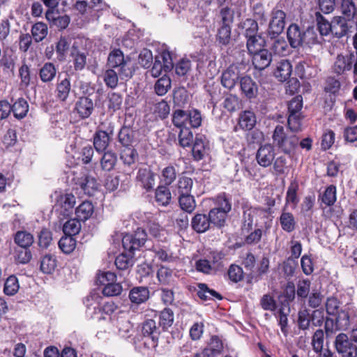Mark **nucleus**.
<instances>
[{"mask_svg":"<svg viewBox=\"0 0 357 357\" xmlns=\"http://www.w3.org/2000/svg\"><path fill=\"white\" fill-rule=\"evenodd\" d=\"M275 153L273 146L270 144L261 145L256 154L257 163L263 167H269L275 158Z\"/></svg>","mask_w":357,"mask_h":357,"instance_id":"9d476101","label":"nucleus"},{"mask_svg":"<svg viewBox=\"0 0 357 357\" xmlns=\"http://www.w3.org/2000/svg\"><path fill=\"white\" fill-rule=\"evenodd\" d=\"M20 285L17 278L14 275L9 276L5 283L3 291L6 295L13 296L19 290Z\"/></svg>","mask_w":357,"mask_h":357,"instance_id":"13d9d810","label":"nucleus"},{"mask_svg":"<svg viewBox=\"0 0 357 357\" xmlns=\"http://www.w3.org/2000/svg\"><path fill=\"white\" fill-rule=\"evenodd\" d=\"M239 79V70L238 68L234 66H231L222 73L221 84L225 88L232 89Z\"/></svg>","mask_w":357,"mask_h":357,"instance_id":"2eb2a0df","label":"nucleus"},{"mask_svg":"<svg viewBox=\"0 0 357 357\" xmlns=\"http://www.w3.org/2000/svg\"><path fill=\"white\" fill-rule=\"evenodd\" d=\"M351 312L352 310L349 306H345L344 309H342L337 312L335 320L340 329L344 331L348 328L350 324L349 318Z\"/></svg>","mask_w":357,"mask_h":357,"instance_id":"7c9ffc66","label":"nucleus"},{"mask_svg":"<svg viewBox=\"0 0 357 357\" xmlns=\"http://www.w3.org/2000/svg\"><path fill=\"white\" fill-rule=\"evenodd\" d=\"M138 153L132 146L124 147L121 152L120 158L125 165H135L138 160Z\"/></svg>","mask_w":357,"mask_h":357,"instance_id":"cd10ccee","label":"nucleus"},{"mask_svg":"<svg viewBox=\"0 0 357 357\" xmlns=\"http://www.w3.org/2000/svg\"><path fill=\"white\" fill-rule=\"evenodd\" d=\"M286 14L281 10H273L269 22L268 34L273 38L280 35L285 26Z\"/></svg>","mask_w":357,"mask_h":357,"instance_id":"423d86ee","label":"nucleus"},{"mask_svg":"<svg viewBox=\"0 0 357 357\" xmlns=\"http://www.w3.org/2000/svg\"><path fill=\"white\" fill-rule=\"evenodd\" d=\"M98 296H90L86 298L85 304L86 306V313L91 318L98 320L105 319V314L109 315L112 313L116 309V306L113 303H106L100 305L98 301Z\"/></svg>","mask_w":357,"mask_h":357,"instance_id":"f03ea898","label":"nucleus"},{"mask_svg":"<svg viewBox=\"0 0 357 357\" xmlns=\"http://www.w3.org/2000/svg\"><path fill=\"white\" fill-rule=\"evenodd\" d=\"M173 124L180 128L188 127V112L181 109L174 111L172 116Z\"/></svg>","mask_w":357,"mask_h":357,"instance_id":"864d4df0","label":"nucleus"},{"mask_svg":"<svg viewBox=\"0 0 357 357\" xmlns=\"http://www.w3.org/2000/svg\"><path fill=\"white\" fill-rule=\"evenodd\" d=\"M121 281L122 280H120L118 282H114L107 283L105 285L102 289V294L106 296H114L119 295L123 290L121 284Z\"/></svg>","mask_w":357,"mask_h":357,"instance_id":"0e129e2a","label":"nucleus"},{"mask_svg":"<svg viewBox=\"0 0 357 357\" xmlns=\"http://www.w3.org/2000/svg\"><path fill=\"white\" fill-rule=\"evenodd\" d=\"M171 88V79L167 75L160 77L155 84L154 89L158 96L165 95Z\"/></svg>","mask_w":357,"mask_h":357,"instance_id":"603ef678","label":"nucleus"},{"mask_svg":"<svg viewBox=\"0 0 357 357\" xmlns=\"http://www.w3.org/2000/svg\"><path fill=\"white\" fill-rule=\"evenodd\" d=\"M280 223L282 229L286 232L293 231L296 225V222L291 213L283 211L280 217Z\"/></svg>","mask_w":357,"mask_h":357,"instance_id":"2f4dec72","label":"nucleus"},{"mask_svg":"<svg viewBox=\"0 0 357 357\" xmlns=\"http://www.w3.org/2000/svg\"><path fill=\"white\" fill-rule=\"evenodd\" d=\"M355 61L356 56L354 54H338L333 66L334 73L341 75L350 70Z\"/></svg>","mask_w":357,"mask_h":357,"instance_id":"9b49d317","label":"nucleus"},{"mask_svg":"<svg viewBox=\"0 0 357 357\" xmlns=\"http://www.w3.org/2000/svg\"><path fill=\"white\" fill-rule=\"evenodd\" d=\"M174 322V313L172 310L165 308L160 314V325L163 329H167Z\"/></svg>","mask_w":357,"mask_h":357,"instance_id":"e2e57ef3","label":"nucleus"},{"mask_svg":"<svg viewBox=\"0 0 357 357\" xmlns=\"http://www.w3.org/2000/svg\"><path fill=\"white\" fill-rule=\"evenodd\" d=\"M149 298V290L146 287H138L132 288L129 294V298L132 303L141 304Z\"/></svg>","mask_w":357,"mask_h":357,"instance_id":"393cba45","label":"nucleus"},{"mask_svg":"<svg viewBox=\"0 0 357 357\" xmlns=\"http://www.w3.org/2000/svg\"><path fill=\"white\" fill-rule=\"evenodd\" d=\"M107 64L111 68H119V75L121 79H128L132 77V70L128 66L123 54L120 50H114L109 54Z\"/></svg>","mask_w":357,"mask_h":357,"instance_id":"7ed1b4c3","label":"nucleus"},{"mask_svg":"<svg viewBox=\"0 0 357 357\" xmlns=\"http://www.w3.org/2000/svg\"><path fill=\"white\" fill-rule=\"evenodd\" d=\"M80 229L81 223L77 218L68 220L63 227V233L70 236L77 234Z\"/></svg>","mask_w":357,"mask_h":357,"instance_id":"09e8293b","label":"nucleus"},{"mask_svg":"<svg viewBox=\"0 0 357 357\" xmlns=\"http://www.w3.org/2000/svg\"><path fill=\"white\" fill-rule=\"evenodd\" d=\"M70 56L73 58L74 68L75 70H82L86 63V55L84 52L79 51L75 44L72 46Z\"/></svg>","mask_w":357,"mask_h":357,"instance_id":"bb28decb","label":"nucleus"},{"mask_svg":"<svg viewBox=\"0 0 357 357\" xmlns=\"http://www.w3.org/2000/svg\"><path fill=\"white\" fill-rule=\"evenodd\" d=\"M142 332L144 336L147 337L145 344L149 347L155 348L158 346L160 333L155 321L153 319L146 320L142 324Z\"/></svg>","mask_w":357,"mask_h":357,"instance_id":"6e6552de","label":"nucleus"},{"mask_svg":"<svg viewBox=\"0 0 357 357\" xmlns=\"http://www.w3.org/2000/svg\"><path fill=\"white\" fill-rule=\"evenodd\" d=\"M150 215L147 217V225L146 227L150 234L155 238H158L160 241H165L167 239L166 235L167 231L164 229L158 223L153 220H150Z\"/></svg>","mask_w":357,"mask_h":357,"instance_id":"a878e982","label":"nucleus"},{"mask_svg":"<svg viewBox=\"0 0 357 357\" xmlns=\"http://www.w3.org/2000/svg\"><path fill=\"white\" fill-rule=\"evenodd\" d=\"M153 251L155 253V257L162 261L172 262L174 261V257L169 250L165 246H160L155 245L153 247Z\"/></svg>","mask_w":357,"mask_h":357,"instance_id":"49530a36","label":"nucleus"},{"mask_svg":"<svg viewBox=\"0 0 357 357\" xmlns=\"http://www.w3.org/2000/svg\"><path fill=\"white\" fill-rule=\"evenodd\" d=\"M76 246V241L73 236L66 235L59 241V247L66 254L72 252Z\"/></svg>","mask_w":357,"mask_h":357,"instance_id":"6e6d98bb","label":"nucleus"},{"mask_svg":"<svg viewBox=\"0 0 357 357\" xmlns=\"http://www.w3.org/2000/svg\"><path fill=\"white\" fill-rule=\"evenodd\" d=\"M75 109L82 118H88L93 111V101L87 97H82L77 101Z\"/></svg>","mask_w":357,"mask_h":357,"instance_id":"aec40b11","label":"nucleus"},{"mask_svg":"<svg viewBox=\"0 0 357 357\" xmlns=\"http://www.w3.org/2000/svg\"><path fill=\"white\" fill-rule=\"evenodd\" d=\"M155 201L161 206H167L169 204L172 195L170 190L166 186H158L155 191Z\"/></svg>","mask_w":357,"mask_h":357,"instance_id":"ea45409f","label":"nucleus"},{"mask_svg":"<svg viewBox=\"0 0 357 357\" xmlns=\"http://www.w3.org/2000/svg\"><path fill=\"white\" fill-rule=\"evenodd\" d=\"M45 17L50 23L60 29H66L70 23V17L68 15H60L54 8H49L45 13Z\"/></svg>","mask_w":357,"mask_h":357,"instance_id":"dca6fc26","label":"nucleus"},{"mask_svg":"<svg viewBox=\"0 0 357 357\" xmlns=\"http://www.w3.org/2000/svg\"><path fill=\"white\" fill-rule=\"evenodd\" d=\"M71 45V38L68 36H61L56 45L57 59L63 61Z\"/></svg>","mask_w":357,"mask_h":357,"instance_id":"72a5a7b5","label":"nucleus"},{"mask_svg":"<svg viewBox=\"0 0 357 357\" xmlns=\"http://www.w3.org/2000/svg\"><path fill=\"white\" fill-rule=\"evenodd\" d=\"M56 75L55 66L50 62L45 63L39 70V76L42 82H52Z\"/></svg>","mask_w":357,"mask_h":357,"instance_id":"473e14b6","label":"nucleus"},{"mask_svg":"<svg viewBox=\"0 0 357 357\" xmlns=\"http://www.w3.org/2000/svg\"><path fill=\"white\" fill-rule=\"evenodd\" d=\"M274 144L286 154L292 153L297 148L299 139L297 136L288 130H285L284 126L278 125L273 134Z\"/></svg>","mask_w":357,"mask_h":357,"instance_id":"f257e3e1","label":"nucleus"},{"mask_svg":"<svg viewBox=\"0 0 357 357\" xmlns=\"http://www.w3.org/2000/svg\"><path fill=\"white\" fill-rule=\"evenodd\" d=\"M14 241L22 248H29L33 243V236L26 231H18L15 235Z\"/></svg>","mask_w":357,"mask_h":357,"instance_id":"f704fd0d","label":"nucleus"},{"mask_svg":"<svg viewBox=\"0 0 357 357\" xmlns=\"http://www.w3.org/2000/svg\"><path fill=\"white\" fill-rule=\"evenodd\" d=\"M114 127L109 123L106 130H97L93 136V146L97 152H104L110 142L109 135L114 133Z\"/></svg>","mask_w":357,"mask_h":357,"instance_id":"0eeeda50","label":"nucleus"},{"mask_svg":"<svg viewBox=\"0 0 357 357\" xmlns=\"http://www.w3.org/2000/svg\"><path fill=\"white\" fill-rule=\"evenodd\" d=\"M348 31V25L346 18L337 16L334 17L332 21V33L337 38H341L346 35Z\"/></svg>","mask_w":357,"mask_h":357,"instance_id":"c85d7f7f","label":"nucleus"},{"mask_svg":"<svg viewBox=\"0 0 357 357\" xmlns=\"http://www.w3.org/2000/svg\"><path fill=\"white\" fill-rule=\"evenodd\" d=\"M305 31L301 30L296 24H291L287 29V36L292 48H298L303 45Z\"/></svg>","mask_w":357,"mask_h":357,"instance_id":"ddd939ff","label":"nucleus"},{"mask_svg":"<svg viewBox=\"0 0 357 357\" xmlns=\"http://www.w3.org/2000/svg\"><path fill=\"white\" fill-rule=\"evenodd\" d=\"M146 231L138 228L133 234H126L122 238V245L126 250L132 252L143 246L146 241Z\"/></svg>","mask_w":357,"mask_h":357,"instance_id":"20e7f679","label":"nucleus"},{"mask_svg":"<svg viewBox=\"0 0 357 357\" xmlns=\"http://www.w3.org/2000/svg\"><path fill=\"white\" fill-rule=\"evenodd\" d=\"M227 214V213L219 211L218 209H211L208 213L211 223L219 227L223 226Z\"/></svg>","mask_w":357,"mask_h":357,"instance_id":"bf43d9fd","label":"nucleus"},{"mask_svg":"<svg viewBox=\"0 0 357 357\" xmlns=\"http://www.w3.org/2000/svg\"><path fill=\"white\" fill-rule=\"evenodd\" d=\"M116 268L119 270H126L133 264L132 256L122 253L116 257L115 260Z\"/></svg>","mask_w":357,"mask_h":357,"instance_id":"052dcab7","label":"nucleus"},{"mask_svg":"<svg viewBox=\"0 0 357 357\" xmlns=\"http://www.w3.org/2000/svg\"><path fill=\"white\" fill-rule=\"evenodd\" d=\"M271 50L279 56H285L289 52L288 45L284 38L275 40L271 46Z\"/></svg>","mask_w":357,"mask_h":357,"instance_id":"680f3d73","label":"nucleus"},{"mask_svg":"<svg viewBox=\"0 0 357 357\" xmlns=\"http://www.w3.org/2000/svg\"><path fill=\"white\" fill-rule=\"evenodd\" d=\"M137 178L141 183L142 187L147 190L152 189L155 185V174L150 169H139Z\"/></svg>","mask_w":357,"mask_h":357,"instance_id":"b1692460","label":"nucleus"},{"mask_svg":"<svg viewBox=\"0 0 357 357\" xmlns=\"http://www.w3.org/2000/svg\"><path fill=\"white\" fill-rule=\"evenodd\" d=\"M75 184L80 187L84 194L89 196L93 195L98 188L96 180L88 175H83L81 177L75 178Z\"/></svg>","mask_w":357,"mask_h":357,"instance_id":"a211bd4d","label":"nucleus"},{"mask_svg":"<svg viewBox=\"0 0 357 357\" xmlns=\"http://www.w3.org/2000/svg\"><path fill=\"white\" fill-rule=\"evenodd\" d=\"M75 204V197L72 194L61 195L55 204L56 211L64 218L68 217L73 212Z\"/></svg>","mask_w":357,"mask_h":357,"instance_id":"1a4fd4ad","label":"nucleus"},{"mask_svg":"<svg viewBox=\"0 0 357 357\" xmlns=\"http://www.w3.org/2000/svg\"><path fill=\"white\" fill-rule=\"evenodd\" d=\"M56 268V258L50 255H45L40 261V270L45 274L52 273Z\"/></svg>","mask_w":357,"mask_h":357,"instance_id":"c03bdc74","label":"nucleus"},{"mask_svg":"<svg viewBox=\"0 0 357 357\" xmlns=\"http://www.w3.org/2000/svg\"><path fill=\"white\" fill-rule=\"evenodd\" d=\"M192 145V153L195 160L199 161L208 154V142L204 135H197L195 142Z\"/></svg>","mask_w":357,"mask_h":357,"instance_id":"f8f14e48","label":"nucleus"},{"mask_svg":"<svg viewBox=\"0 0 357 357\" xmlns=\"http://www.w3.org/2000/svg\"><path fill=\"white\" fill-rule=\"evenodd\" d=\"M155 58L163 65L164 72H169L174 68L173 55L168 50H162Z\"/></svg>","mask_w":357,"mask_h":357,"instance_id":"4c0bfd02","label":"nucleus"},{"mask_svg":"<svg viewBox=\"0 0 357 357\" xmlns=\"http://www.w3.org/2000/svg\"><path fill=\"white\" fill-rule=\"evenodd\" d=\"M11 111L17 119H22L29 111V105L24 98H19L13 103Z\"/></svg>","mask_w":357,"mask_h":357,"instance_id":"58836bf2","label":"nucleus"},{"mask_svg":"<svg viewBox=\"0 0 357 357\" xmlns=\"http://www.w3.org/2000/svg\"><path fill=\"white\" fill-rule=\"evenodd\" d=\"M242 93L248 98L252 99L257 96L258 86L248 75L243 76L239 79Z\"/></svg>","mask_w":357,"mask_h":357,"instance_id":"4468645a","label":"nucleus"},{"mask_svg":"<svg viewBox=\"0 0 357 357\" xmlns=\"http://www.w3.org/2000/svg\"><path fill=\"white\" fill-rule=\"evenodd\" d=\"M252 61L255 68L260 70L269 66L272 61L271 54L266 49H262L256 53H253Z\"/></svg>","mask_w":357,"mask_h":357,"instance_id":"f3484780","label":"nucleus"},{"mask_svg":"<svg viewBox=\"0 0 357 357\" xmlns=\"http://www.w3.org/2000/svg\"><path fill=\"white\" fill-rule=\"evenodd\" d=\"M135 139V131L130 127L123 126L119 132V141L124 146H132Z\"/></svg>","mask_w":357,"mask_h":357,"instance_id":"c9c22d12","label":"nucleus"},{"mask_svg":"<svg viewBox=\"0 0 357 357\" xmlns=\"http://www.w3.org/2000/svg\"><path fill=\"white\" fill-rule=\"evenodd\" d=\"M292 72V66L287 59H282L277 65L274 72L275 77L280 82H284L288 79Z\"/></svg>","mask_w":357,"mask_h":357,"instance_id":"6ab92c4d","label":"nucleus"},{"mask_svg":"<svg viewBox=\"0 0 357 357\" xmlns=\"http://www.w3.org/2000/svg\"><path fill=\"white\" fill-rule=\"evenodd\" d=\"M47 26L43 22H37L32 26L31 34L37 43L42 41L47 36Z\"/></svg>","mask_w":357,"mask_h":357,"instance_id":"a19ab883","label":"nucleus"},{"mask_svg":"<svg viewBox=\"0 0 357 357\" xmlns=\"http://www.w3.org/2000/svg\"><path fill=\"white\" fill-rule=\"evenodd\" d=\"M323 41V38L316 33L314 28H308L305 31L303 37V45L308 46L320 44Z\"/></svg>","mask_w":357,"mask_h":357,"instance_id":"3c124183","label":"nucleus"},{"mask_svg":"<svg viewBox=\"0 0 357 357\" xmlns=\"http://www.w3.org/2000/svg\"><path fill=\"white\" fill-rule=\"evenodd\" d=\"M14 257L16 263L25 264L30 261L32 257V255L28 248H21L15 250Z\"/></svg>","mask_w":357,"mask_h":357,"instance_id":"774afa93","label":"nucleus"},{"mask_svg":"<svg viewBox=\"0 0 357 357\" xmlns=\"http://www.w3.org/2000/svg\"><path fill=\"white\" fill-rule=\"evenodd\" d=\"M321 202L327 206H333L336 202V187L333 185L328 186L320 195Z\"/></svg>","mask_w":357,"mask_h":357,"instance_id":"79ce46f5","label":"nucleus"},{"mask_svg":"<svg viewBox=\"0 0 357 357\" xmlns=\"http://www.w3.org/2000/svg\"><path fill=\"white\" fill-rule=\"evenodd\" d=\"M265 41L261 36H255L247 39V48L250 54L263 49Z\"/></svg>","mask_w":357,"mask_h":357,"instance_id":"8fccbe9b","label":"nucleus"},{"mask_svg":"<svg viewBox=\"0 0 357 357\" xmlns=\"http://www.w3.org/2000/svg\"><path fill=\"white\" fill-rule=\"evenodd\" d=\"M356 6L351 0H342L341 5L342 13L347 20L353 19L355 16Z\"/></svg>","mask_w":357,"mask_h":357,"instance_id":"338daca9","label":"nucleus"},{"mask_svg":"<svg viewBox=\"0 0 357 357\" xmlns=\"http://www.w3.org/2000/svg\"><path fill=\"white\" fill-rule=\"evenodd\" d=\"M193 134L189 128H183L178 134L179 145L183 148L191 146L192 144Z\"/></svg>","mask_w":357,"mask_h":357,"instance_id":"5fc2aeb1","label":"nucleus"},{"mask_svg":"<svg viewBox=\"0 0 357 357\" xmlns=\"http://www.w3.org/2000/svg\"><path fill=\"white\" fill-rule=\"evenodd\" d=\"M242 27L245 29V36L248 39V38H252L255 36H259L258 32V24L252 19H246L242 22Z\"/></svg>","mask_w":357,"mask_h":357,"instance_id":"4d7b16f0","label":"nucleus"},{"mask_svg":"<svg viewBox=\"0 0 357 357\" xmlns=\"http://www.w3.org/2000/svg\"><path fill=\"white\" fill-rule=\"evenodd\" d=\"M210 225L209 216L205 214H196L191 221L192 229L198 233H203L207 231L210 227Z\"/></svg>","mask_w":357,"mask_h":357,"instance_id":"412c9836","label":"nucleus"},{"mask_svg":"<svg viewBox=\"0 0 357 357\" xmlns=\"http://www.w3.org/2000/svg\"><path fill=\"white\" fill-rule=\"evenodd\" d=\"M335 345L341 357H357V345L352 343L344 333H340L335 339Z\"/></svg>","mask_w":357,"mask_h":357,"instance_id":"39448f33","label":"nucleus"},{"mask_svg":"<svg viewBox=\"0 0 357 357\" xmlns=\"http://www.w3.org/2000/svg\"><path fill=\"white\" fill-rule=\"evenodd\" d=\"M178 203L181 208L188 213H192L196 208L195 199L191 195L178 197Z\"/></svg>","mask_w":357,"mask_h":357,"instance_id":"37998d69","label":"nucleus"},{"mask_svg":"<svg viewBox=\"0 0 357 357\" xmlns=\"http://www.w3.org/2000/svg\"><path fill=\"white\" fill-rule=\"evenodd\" d=\"M177 185L178 197L191 195V190L193 185L192 178L187 176H182L179 178Z\"/></svg>","mask_w":357,"mask_h":357,"instance_id":"de8ad7c7","label":"nucleus"},{"mask_svg":"<svg viewBox=\"0 0 357 357\" xmlns=\"http://www.w3.org/2000/svg\"><path fill=\"white\" fill-rule=\"evenodd\" d=\"M256 122V116L252 111L245 110L239 115L238 125L243 130H252L255 127Z\"/></svg>","mask_w":357,"mask_h":357,"instance_id":"5701e85b","label":"nucleus"},{"mask_svg":"<svg viewBox=\"0 0 357 357\" xmlns=\"http://www.w3.org/2000/svg\"><path fill=\"white\" fill-rule=\"evenodd\" d=\"M71 89L70 80L68 77H65L58 79L56 88V96L61 101H65L70 93Z\"/></svg>","mask_w":357,"mask_h":357,"instance_id":"4be33fe9","label":"nucleus"},{"mask_svg":"<svg viewBox=\"0 0 357 357\" xmlns=\"http://www.w3.org/2000/svg\"><path fill=\"white\" fill-rule=\"evenodd\" d=\"M231 40V26H220L218 30L217 40L222 45H227Z\"/></svg>","mask_w":357,"mask_h":357,"instance_id":"69168bd1","label":"nucleus"},{"mask_svg":"<svg viewBox=\"0 0 357 357\" xmlns=\"http://www.w3.org/2000/svg\"><path fill=\"white\" fill-rule=\"evenodd\" d=\"M117 157L114 153L105 152L100 160L101 167L105 171H110L114 169Z\"/></svg>","mask_w":357,"mask_h":357,"instance_id":"a18cd8bd","label":"nucleus"},{"mask_svg":"<svg viewBox=\"0 0 357 357\" xmlns=\"http://www.w3.org/2000/svg\"><path fill=\"white\" fill-rule=\"evenodd\" d=\"M93 213V206L90 202H83L75 209V215L79 220L86 221Z\"/></svg>","mask_w":357,"mask_h":357,"instance_id":"c756f323","label":"nucleus"},{"mask_svg":"<svg viewBox=\"0 0 357 357\" xmlns=\"http://www.w3.org/2000/svg\"><path fill=\"white\" fill-rule=\"evenodd\" d=\"M198 296L199 297L204 301L207 300H221L222 296L213 289H209L206 284L200 283L198 285Z\"/></svg>","mask_w":357,"mask_h":357,"instance_id":"e433bc0d","label":"nucleus"}]
</instances>
